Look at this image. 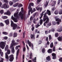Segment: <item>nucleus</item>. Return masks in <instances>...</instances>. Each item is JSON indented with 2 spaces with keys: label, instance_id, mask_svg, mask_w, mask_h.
Returning a JSON list of instances; mask_svg holds the SVG:
<instances>
[{
  "label": "nucleus",
  "instance_id": "3",
  "mask_svg": "<svg viewBox=\"0 0 62 62\" xmlns=\"http://www.w3.org/2000/svg\"><path fill=\"white\" fill-rule=\"evenodd\" d=\"M31 6H34V4L32 3H30L29 4L28 6V9H29V11H28V15H30V12H31L32 11V8H31Z\"/></svg>",
  "mask_w": 62,
  "mask_h": 62
},
{
  "label": "nucleus",
  "instance_id": "30",
  "mask_svg": "<svg viewBox=\"0 0 62 62\" xmlns=\"http://www.w3.org/2000/svg\"><path fill=\"white\" fill-rule=\"evenodd\" d=\"M2 18H3V19H7L8 17L6 16H2Z\"/></svg>",
  "mask_w": 62,
  "mask_h": 62
},
{
  "label": "nucleus",
  "instance_id": "39",
  "mask_svg": "<svg viewBox=\"0 0 62 62\" xmlns=\"http://www.w3.org/2000/svg\"><path fill=\"white\" fill-rule=\"evenodd\" d=\"M48 5V2L46 1L44 5L45 6H47Z\"/></svg>",
  "mask_w": 62,
  "mask_h": 62
},
{
  "label": "nucleus",
  "instance_id": "44",
  "mask_svg": "<svg viewBox=\"0 0 62 62\" xmlns=\"http://www.w3.org/2000/svg\"><path fill=\"white\" fill-rule=\"evenodd\" d=\"M52 23L53 25H55L56 24V23L55 22H52Z\"/></svg>",
  "mask_w": 62,
  "mask_h": 62
},
{
  "label": "nucleus",
  "instance_id": "47",
  "mask_svg": "<svg viewBox=\"0 0 62 62\" xmlns=\"http://www.w3.org/2000/svg\"><path fill=\"white\" fill-rule=\"evenodd\" d=\"M37 13H35L33 14V18H35V16H36V15H37Z\"/></svg>",
  "mask_w": 62,
  "mask_h": 62
},
{
  "label": "nucleus",
  "instance_id": "55",
  "mask_svg": "<svg viewBox=\"0 0 62 62\" xmlns=\"http://www.w3.org/2000/svg\"><path fill=\"white\" fill-rule=\"evenodd\" d=\"M51 23H50L47 24V26H51Z\"/></svg>",
  "mask_w": 62,
  "mask_h": 62
},
{
  "label": "nucleus",
  "instance_id": "40",
  "mask_svg": "<svg viewBox=\"0 0 62 62\" xmlns=\"http://www.w3.org/2000/svg\"><path fill=\"white\" fill-rule=\"evenodd\" d=\"M55 37H58V33H56L55 34Z\"/></svg>",
  "mask_w": 62,
  "mask_h": 62
},
{
  "label": "nucleus",
  "instance_id": "11",
  "mask_svg": "<svg viewBox=\"0 0 62 62\" xmlns=\"http://www.w3.org/2000/svg\"><path fill=\"white\" fill-rule=\"evenodd\" d=\"M27 43L30 47H31V46L32 47H33V44L32 43H31L28 40L27 41ZM32 49H33V48H32Z\"/></svg>",
  "mask_w": 62,
  "mask_h": 62
},
{
  "label": "nucleus",
  "instance_id": "52",
  "mask_svg": "<svg viewBox=\"0 0 62 62\" xmlns=\"http://www.w3.org/2000/svg\"><path fill=\"white\" fill-rule=\"evenodd\" d=\"M33 22L34 23H36V19L34 18L33 21Z\"/></svg>",
  "mask_w": 62,
  "mask_h": 62
},
{
  "label": "nucleus",
  "instance_id": "48",
  "mask_svg": "<svg viewBox=\"0 0 62 62\" xmlns=\"http://www.w3.org/2000/svg\"><path fill=\"white\" fill-rule=\"evenodd\" d=\"M33 12H31V14H32V13L33 12H35V11H36V9H35V8H33Z\"/></svg>",
  "mask_w": 62,
  "mask_h": 62
},
{
  "label": "nucleus",
  "instance_id": "60",
  "mask_svg": "<svg viewBox=\"0 0 62 62\" xmlns=\"http://www.w3.org/2000/svg\"><path fill=\"white\" fill-rule=\"evenodd\" d=\"M46 41H48V38L47 37H46Z\"/></svg>",
  "mask_w": 62,
  "mask_h": 62
},
{
  "label": "nucleus",
  "instance_id": "32",
  "mask_svg": "<svg viewBox=\"0 0 62 62\" xmlns=\"http://www.w3.org/2000/svg\"><path fill=\"white\" fill-rule=\"evenodd\" d=\"M50 46L51 48H52V47L54 46V45H53V43H51L50 44Z\"/></svg>",
  "mask_w": 62,
  "mask_h": 62
},
{
  "label": "nucleus",
  "instance_id": "25",
  "mask_svg": "<svg viewBox=\"0 0 62 62\" xmlns=\"http://www.w3.org/2000/svg\"><path fill=\"white\" fill-rule=\"evenodd\" d=\"M5 58L8 59H9V57H8V55L7 54V53H5Z\"/></svg>",
  "mask_w": 62,
  "mask_h": 62
},
{
  "label": "nucleus",
  "instance_id": "61",
  "mask_svg": "<svg viewBox=\"0 0 62 62\" xmlns=\"http://www.w3.org/2000/svg\"><path fill=\"white\" fill-rule=\"evenodd\" d=\"M52 11H54V10H55V9L53 7L52 8Z\"/></svg>",
  "mask_w": 62,
  "mask_h": 62
},
{
  "label": "nucleus",
  "instance_id": "37",
  "mask_svg": "<svg viewBox=\"0 0 62 62\" xmlns=\"http://www.w3.org/2000/svg\"><path fill=\"white\" fill-rule=\"evenodd\" d=\"M60 11L59 12V14H62V9L60 10Z\"/></svg>",
  "mask_w": 62,
  "mask_h": 62
},
{
  "label": "nucleus",
  "instance_id": "15",
  "mask_svg": "<svg viewBox=\"0 0 62 62\" xmlns=\"http://www.w3.org/2000/svg\"><path fill=\"white\" fill-rule=\"evenodd\" d=\"M19 51H20V49H18L16 52V60H17V59H18V55L19 54Z\"/></svg>",
  "mask_w": 62,
  "mask_h": 62
},
{
  "label": "nucleus",
  "instance_id": "64",
  "mask_svg": "<svg viewBox=\"0 0 62 62\" xmlns=\"http://www.w3.org/2000/svg\"><path fill=\"white\" fill-rule=\"evenodd\" d=\"M31 30L32 31H33L34 30V27H33L32 28H31Z\"/></svg>",
  "mask_w": 62,
  "mask_h": 62
},
{
  "label": "nucleus",
  "instance_id": "10",
  "mask_svg": "<svg viewBox=\"0 0 62 62\" xmlns=\"http://www.w3.org/2000/svg\"><path fill=\"white\" fill-rule=\"evenodd\" d=\"M48 14V15H50L51 14V12L50 11H49V10H47L46 11V13L44 14V16H45V17L46 16H47L46 15V14Z\"/></svg>",
  "mask_w": 62,
  "mask_h": 62
},
{
  "label": "nucleus",
  "instance_id": "27",
  "mask_svg": "<svg viewBox=\"0 0 62 62\" xmlns=\"http://www.w3.org/2000/svg\"><path fill=\"white\" fill-rule=\"evenodd\" d=\"M19 5V3H17L16 4H15V5H13V7H16L17 6H18V5Z\"/></svg>",
  "mask_w": 62,
  "mask_h": 62
},
{
  "label": "nucleus",
  "instance_id": "46",
  "mask_svg": "<svg viewBox=\"0 0 62 62\" xmlns=\"http://www.w3.org/2000/svg\"><path fill=\"white\" fill-rule=\"evenodd\" d=\"M38 43L39 44H41V43H42V41H41V40H39L38 42Z\"/></svg>",
  "mask_w": 62,
  "mask_h": 62
},
{
  "label": "nucleus",
  "instance_id": "53",
  "mask_svg": "<svg viewBox=\"0 0 62 62\" xmlns=\"http://www.w3.org/2000/svg\"><path fill=\"white\" fill-rule=\"evenodd\" d=\"M25 50H26L25 47H24L23 48V52H25Z\"/></svg>",
  "mask_w": 62,
  "mask_h": 62
},
{
  "label": "nucleus",
  "instance_id": "21",
  "mask_svg": "<svg viewBox=\"0 0 62 62\" xmlns=\"http://www.w3.org/2000/svg\"><path fill=\"white\" fill-rule=\"evenodd\" d=\"M17 13H15L14 14V17H18V14L19 13V12H18V11H17Z\"/></svg>",
  "mask_w": 62,
  "mask_h": 62
},
{
  "label": "nucleus",
  "instance_id": "24",
  "mask_svg": "<svg viewBox=\"0 0 62 62\" xmlns=\"http://www.w3.org/2000/svg\"><path fill=\"white\" fill-rule=\"evenodd\" d=\"M55 4H56V1H53V3L52 4V7H53V6H54V5H55Z\"/></svg>",
  "mask_w": 62,
  "mask_h": 62
},
{
  "label": "nucleus",
  "instance_id": "2",
  "mask_svg": "<svg viewBox=\"0 0 62 62\" xmlns=\"http://www.w3.org/2000/svg\"><path fill=\"white\" fill-rule=\"evenodd\" d=\"M6 41H5L4 42L1 41L0 42V47L2 49H4L6 46Z\"/></svg>",
  "mask_w": 62,
  "mask_h": 62
},
{
  "label": "nucleus",
  "instance_id": "62",
  "mask_svg": "<svg viewBox=\"0 0 62 62\" xmlns=\"http://www.w3.org/2000/svg\"><path fill=\"white\" fill-rule=\"evenodd\" d=\"M40 8H41V9H42V8H37V10H39V9H40Z\"/></svg>",
  "mask_w": 62,
  "mask_h": 62
},
{
  "label": "nucleus",
  "instance_id": "34",
  "mask_svg": "<svg viewBox=\"0 0 62 62\" xmlns=\"http://www.w3.org/2000/svg\"><path fill=\"white\" fill-rule=\"evenodd\" d=\"M42 23H43V20H42V19H41L40 20V24H41Z\"/></svg>",
  "mask_w": 62,
  "mask_h": 62
},
{
  "label": "nucleus",
  "instance_id": "22",
  "mask_svg": "<svg viewBox=\"0 0 62 62\" xmlns=\"http://www.w3.org/2000/svg\"><path fill=\"white\" fill-rule=\"evenodd\" d=\"M2 50L0 48V54L1 56H3V52H2Z\"/></svg>",
  "mask_w": 62,
  "mask_h": 62
},
{
  "label": "nucleus",
  "instance_id": "45",
  "mask_svg": "<svg viewBox=\"0 0 62 62\" xmlns=\"http://www.w3.org/2000/svg\"><path fill=\"white\" fill-rule=\"evenodd\" d=\"M0 13L1 14H3V13H4V11L3 10H1L0 11Z\"/></svg>",
  "mask_w": 62,
  "mask_h": 62
},
{
  "label": "nucleus",
  "instance_id": "19",
  "mask_svg": "<svg viewBox=\"0 0 62 62\" xmlns=\"http://www.w3.org/2000/svg\"><path fill=\"white\" fill-rule=\"evenodd\" d=\"M53 50L52 49H49L47 51V52L49 54H51L52 53Z\"/></svg>",
  "mask_w": 62,
  "mask_h": 62
},
{
  "label": "nucleus",
  "instance_id": "56",
  "mask_svg": "<svg viewBox=\"0 0 62 62\" xmlns=\"http://www.w3.org/2000/svg\"><path fill=\"white\" fill-rule=\"evenodd\" d=\"M34 17H33V16H31L30 18V20H31H31H33V19L34 18Z\"/></svg>",
  "mask_w": 62,
  "mask_h": 62
},
{
  "label": "nucleus",
  "instance_id": "43",
  "mask_svg": "<svg viewBox=\"0 0 62 62\" xmlns=\"http://www.w3.org/2000/svg\"><path fill=\"white\" fill-rule=\"evenodd\" d=\"M18 47H20V46L18 45V46H17L16 47V49H18Z\"/></svg>",
  "mask_w": 62,
  "mask_h": 62
},
{
  "label": "nucleus",
  "instance_id": "28",
  "mask_svg": "<svg viewBox=\"0 0 62 62\" xmlns=\"http://www.w3.org/2000/svg\"><path fill=\"white\" fill-rule=\"evenodd\" d=\"M7 54H10V51L8 49L7 51Z\"/></svg>",
  "mask_w": 62,
  "mask_h": 62
},
{
  "label": "nucleus",
  "instance_id": "36",
  "mask_svg": "<svg viewBox=\"0 0 62 62\" xmlns=\"http://www.w3.org/2000/svg\"><path fill=\"white\" fill-rule=\"evenodd\" d=\"M13 3L11 1H10L9 2V4L10 5V6H12L13 5Z\"/></svg>",
  "mask_w": 62,
  "mask_h": 62
},
{
  "label": "nucleus",
  "instance_id": "29",
  "mask_svg": "<svg viewBox=\"0 0 62 62\" xmlns=\"http://www.w3.org/2000/svg\"><path fill=\"white\" fill-rule=\"evenodd\" d=\"M17 33H15L14 34L13 36L14 37V38H15V37H16L17 36Z\"/></svg>",
  "mask_w": 62,
  "mask_h": 62
},
{
  "label": "nucleus",
  "instance_id": "9",
  "mask_svg": "<svg viewBox=\"0 0 62 62\" xmlns=\"http://www.w3.org/2000/svg\"><path fill=\"white\" fill-rule=\"evenodd\" d=\"M55 19L56 20V21L57 22H56L57 24H59L60 23L61 21V19H59V18L56 19V18H55Z\"/></svg>",
  "mask_w": 62,
  "mask_h": 62
},
{
  "label": "nucleus",
  "instance_id": "51",
  "mask_svg": "<svg viewBox=\"0 0 62 62\" xmlns=\"http://www.w3.org/2000/svg\"><path fill=\"white\" fill-rule=\"evenodd\" d=\"M8 37H4V39H5V40H6L8 39Z\"/></svg>",
  "mask_w": 62,
  "mask_h": 62
},
{
  "label": "nucleus",
  "instance_id": "18",
  "mask_svg": "<svg viewBox=\"0 0 62 62\" xmlns=\"http://www.w3.org/2000/svg\"><path fill=\"white\" fill-rule=\"evenodd\" d=\"M4 14L5 15H9L10 14V12H9V11H8L7 12H5L4 13Z\"/></svg>",
  "mask_w": 62,
  "mask_h": 62
},
{
  "label": "nucleus",
  "instance_id": "20",
  "mask_svg": "<svg viewBox=\"0 0 62 62\" xmlns=\"http://www.w3.org/2000/svg\"><path fill=\"white\" fill-rule=\"evenodd\" d=\"M46 59L47 61H49L51 60V58H50V56H48L46 58Z\"/></svg>",
  "mask_w": 62,
  "mask_h": 62
},
{
  "label": "nucleus",
  "instance_id": "54",
  "mask_svg": "<svg viewBox=\"0 0 62 62\" xmlns=\"http://www.w3.org/2000/svg\"><path fill=\"white\" fill-rule=\"evenodd\" d=\"M19 7H23V5L21 4H19V6H18Z\"/></svg>",
  "mask_w": 62,
  "mask_h": 62
},
{
  "label": "nucleus",
  "instance_id": "1",
  "mask_svg": "<svg viewBox=\"0 0 62 62\" xmlns=\"http://www.w3.org/2000/svg\"><path fill=\"white\" fill-rule=\"evenodd\" d=\"M11 26L12 27H13V30H15L16 29V28L17 29H18V28H19V29H20L21 28L20 27L18 26H17V24H14L13 23V22L12 20H11Z\"/></svg>",
  "mask_w": 62,
  "mask_h": 62
},
{
  "label": "nucleus",
  "instance_id": "63",
  "mask_svg": "<svg viewBox=\"0 0 62 62\" xmlns=\"http://www.w3.org/2000/svg\"><path fill=\"white\" fill-rule=\"evenodd\" d=\"M48 31H45V33L46 34H48Z\"/></svg>",
  "mask_w": 62,
  "mask_h": 62
},
{
  "label": "nucleus",
  "instance_id": "17",
  "mask_svg": "<svg viewBox=\"0 0 62 62\" xmlns=\"http://www.w3.org/2000/svg\"><path fill=\"white\" fill-rule=\"evenodd\" d=\"M11 49H11V53L14 54V53H15V50H14V47H12Z\"/></svg>",
  "mask_w": 62,
  "mask_h": 62
},
{
  "label": "nucleus",
  "instance_id": "57",
  "mask_svg": "<svg viewBox=\"0 0 62 62\" xmlns=\"http://www.w3.org/2000/svg\"><path fill=\"white\" fill-rule=\"evenodd\" d=\"M12 34L11 33H10L9 35V37H12Z\"/></svg>",
  "mask_w": 62,
  "mask_h": 62
},
{
  "label": "nucleus",
  "instance_id": "49",
  "mask_svg": "<svg viewBox=\"0 0 62 62\" xmlns=\"http://www.w3.org/2000/svg\"><path fill=\"white\" fill-rule=\"evenodd\" d=\"M4 1L5 3H8V0H4Z\"/></svg>",
  "mask_w": 62,
  "mask_h": 62
},
{
  "label": "nucleus",
  "instance_id": "14",
  "mask_svg": "<svg viewBox=\"0 0 62 62\" xmlns=\"http://www.w3.org/2000/svg\"><path fill=\"white\" fill-rule=\"evenodd\" d=\"M52 55L53 57V58L52 59H55L56 58V55L54 53H53L52 54Z\"/></svg>",
  "mask_w": 62,
  "mask_h": 62
},
{
  "label": "nucleus",
  "instance_id": "35",
  "mask_svg": "<svg viewBox=\"0 0 62 62\" xmlns=\"http://www.w3.org/2000/svg\"><path fill=\"white\" fill-rule=\"evenodd\" d=\"M2 34H4V35H8V32H2Z\"/></svg>",
  "mask_w": 62,
  "mask_h": 62
},
{
  "label": "nucleus",
  "instance_id": "41",
  "mask_svg": "<svg viewBox=\"0 0 62 62\" xmlns=\"http://www.w3.org/2000/svg\"><path fill=\"white\" fill-rule=\"evenodd\" d=\"M42 52L43 53H44L45 52V49L43 48L42 49Z\"/></svg>",
  "mask_w": 62,
  "mask_h": 62
},
{
  "label": "nucleus",
  "instance_id": "16",
  "mask_svg": "<svg viewBox=\"0 0 62 62\" xmlns=\"http://www.w3.org/2000/svg\"><path fill=\"white\" fill-rule=\"evenodd\" d=\"M4 22L7 25H8V24H9V19H7V20L4 21Z\"/></svg>",
  "mask_w": 62,
  "mask_h": 62
},
{
  "label": "nucleus",
  "instance_id": "33",
  "mask_svg": "<svg viewBox=\"0 0 62 62\" xmlns=\"http://www.w3.org/2000/svg\"><path fill=\"white\" fill-rule=\"evenodd\" d=\"M31 39H34V38H35V37L33 36V34L31 35Z\"/></svg>",
  "mask_w": 62,
  "mask_h": 62
},
{
  "label": "nucleus",
  "instance_id": "6",
  "mask_svg": "<svg viewBox=\"0 0 62 62\" xmlns=\"http://www.w3.org/2000/svg\"><path fill=\"white\" fill-rule=\"evenodd\" d=\"M24 14L23 13V11H21L19 13V15L21 16V18L22 20L23 19H26L25 17H24Z\"/></svg>",
  "mask_w": 62,
  "mask_h": 62
},
{
  "label": "nucleus",
  "instance_id": "42",
  "mask_svg": "<svg viewBox=\"0 0 62 62\" xmlns=\"http://www.w3.org/2000/svg\"><path fill=\"white\" fill-rule=\"evenodd\" d=\"M49 39L50 40H51L52 39V36H51V35H49L48 36Z\"/></svg>",
  "mask_w": 62,
  "mask_h": 62
},
{
  "label": "nucleus",
  "instance_id": "26",
  "mask_svg": "<svg viewBox=\"0 0 62 62\" xmlns=\"http://www.w3.org/2000/svg\"><path fill=\"white\" fill-rule=\"evenodd\" d=\"M62 37H59L58 38V39L59 41H61L62 40Z\"/></svg>",
  "mask_w": 62,
  "mask_h": 62
},
{
  "label": "nucleus",
  "instance_id": "50",
  "mask_svg": "<svg viewBox=\"0 0 62 62\" xmlns=\"http://www.w3.org/2000/svg\"><path fill=\"white\" fill-rule=\"evenodd\" d=\"M59 61L60 62H62V58H61L59 59Z\"/></svg>",
  "mask_w": 62,
  "mask_h": 62
},
{
  "label": "nucleus",
  "instance_id": "8",
  "mask_svg": "<svg viewBox=\"0 0 62 62\" xmlns=\"http://www.w3.org/2000/svg\"><path fill=\"white\" fill-rule=\"evenodd\" d=\"M13 54H11L9 56V58H10L9 60L11 62L14 59V57Z\"/></svg>",
  "mask_w": 62,
  "mask_h": 62
},
{
  "label": "nucleus",
  "instance_id": "38",
  "mask_svg": "<svg viewBox=\"0 0 62 62\" xmlns=\"http://www.w3.org/2000/svg\"><path fill=\"white\" fill-rule=\"evenodd\" d=\"M1 60L0 61V62H4V59L2 58H0Z\"/></svg>",
  "mask_w": 62,
  "mask_h": 62
},
{
  "label": "nucleus",
  "instance_id": "59",
  "mask_svg": "<svg viewBox=\"0 0 62 62\" xmlns=\"http://www.w3.org/2000/svg\"><path fill=\"white\" fill-rule=\"evenodd\" d=\"M55 47H54L53 49V50L54 52H55Z\"/></svg>",
  "mask_w": 62,
  "mask_h": 62
},
{
  "label": "nucleus",
  "instance_id": "5",
  "mask_svg": "<svg viewBox=\"0 0 62 62\" xmlns=\"http://www.w3.org/2000/svg\"><path fill=\"white\" fill-rule=\"evenodd\" d=\"M18 44V43L15 42V40H13L12 41V43L11 44V46L10 47V49H11L12 47H13L14 45L15 46L16 45H17Z\"/></svg>",
  "mask_w": 62,
  "mask_h": 62
},
{
  "label": "nucleus",
  "instance_id": "31",
  "mask_svg": "<svg viewBox=\"0 0 62 62\" xmlns=\"http://www.w3.org/2000/svg\"><path fill=\"white\" fill-rule=\"evenodd\" d=\"M54 13L56 15L58 14V11L57 10L55 11L54 12Z\"/></svg>",
  "mask_w": 62,
  "mask_h": 62
},
{
  "label": "nucleus",
  "instance_id": "23",
  "mask_svg": "<svg viewBox=\"0 0 62 62\" xmlns=\"http://www.w3.org/2000/svg\"><path fill=\"white\" fill-rule=\"evenodd\" d=\"M8 49V45H7L5 48V51H6L7 49Z\"/></svg>",
  "mask_w": 62,
  "mask_h": 62
},
{
  "label": "nucleus",
  "instance_id": "4",
  "mask_svg": "<svg viewBox=\"0 0 62 62\" xmlns=\"http://www.w3.org/2000/svg\"><path fill=\"white\" fill-rule=\"evenodd\" d=\"M45 16V15L44 16L43 21L44 22L46 19L47 20L45 22V23H48V22H49V19L48 18V17L47 16Z\"/></svg>",
  "mask_w": 62,
  "mask_h": 62
},
{
  "label": "nucleus",
  "instance_id": "58",
  "mask_svg": "<svg viewBox=\"0 0 62 62\" xmlns=\"http://www.w3.org/2000/svg\"><path fill=\"white\" fill-rule=\"evenodd\" d=\"M26 47H27V48L28 50H29V47H28V46L27 45H26Z\"/></svg>",
  "mask_w": 62,
  "mask_h": 62
},
{
  "label": "nucleus",
  "instance_id": "12",
  "mask_svg": "<svg viewBox=\"0 0 62 62\" xmlns=\"http://www.w3.org/2000/svg\"><path fill=\"white\" fill-rule=\"evenodd\" d=\"M57 31L61 32L62 31V26H59L58 27Z\"/></svg>",
  "mask_w": 62,
  "mask_h": 62
},
{
  "label": "nucleus",
  "instance_id": "13",
  "mask_svg": "<svg viewBox=\"0 0 62 62\" xmlns=\"http://www.w3.org/2000/svg\"><path fill=\"white\" fill-rule=\"evenodd\" d=\"M11 18L12 20H14V21L15 22H16V23L17 22V18H14L13 16H12Z\"/></svg>",
  "mask_w": 62,
  "mask_h": 62
},
{
  "label": "nucleus",
  "instance_id": "7",
  "mask_svg": "<svg viewBox=\"0 0 62 62\" xmlns=\"http://www.w3.org/2000/svg\"><path fill=\"white\" fill-rule=\"evenodd\" d=\"M8 8H9V6L8 3H5L1 6V8H4L5 9Z\"/></svg>",
  "mask_w": 62,
  "mask_h": 62
}]
</instances>
